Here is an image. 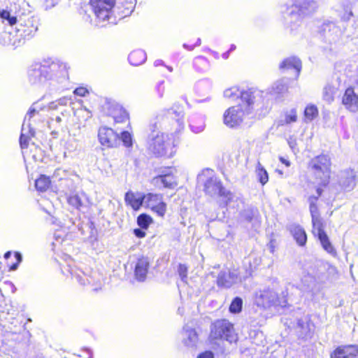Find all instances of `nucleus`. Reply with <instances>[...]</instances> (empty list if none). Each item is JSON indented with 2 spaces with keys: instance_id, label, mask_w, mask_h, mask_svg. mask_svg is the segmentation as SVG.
Listing matches in <instances>:
<instances>
[{
  "instance_id": "1",
  "label": "nucleus",
  "mask_w": 358,
  "mask_h": 358,
  "mask_svg": "<svg viewBox=\"0 0 358 358\" xmlns=\"http://www.w3.org/2000/svg\"><path fill=\"white\" fill-rule=\"evenodd\" d=\"M162 110L157 115V122L150 125L151 133L148 141V148L156 157H172L175 153V143L169 134L159 131V128L167 129L166 123L171 122L176 131L184 128L183 112L175 108Z\"/></svg>"
},
{
  "instance_id": "2",
  "label": "nucleus",
  "mask_w": 358,
  "mask_h": 358,
  "mask_svg": "<svg viewBox=\"0 0 358 358\" xmlns=\"http://www.w3.org/2000/svg\"><path fill=\"white\" fill-rule=\"evenodd\" d=\"M66 63L51 59L31 64L27 70L29 83L38 88H48L68 77Z\"/></svg>"
},
{
  "instance_id": "3",
  "label": "nucleus",
  "mask_w": 358,
  "mask_h": 358,
  "mask_svg": "<svg viewBox=\"0 0 358 358\" xmlns=\"http://www.w3.org/2000/svg\"><path fill=\"white\" fill-rule=\"evenodd\" d=\"M262 92L258 90L248 89L241 94V103L229 107L223 114V123L229 128H238L243 122L246 116L250 115L256 101L257 96Z\"/></svg>"
},
{
  "instance_id": "4",
  "label": "nucleus",
  "mask_w": 358,
  "mask_h": 358,
  "mask_svg": "<svg viewBox=\"0 0 358 358\" xmlns=\"http://www.w3.org/2000/svg\"><path fill=\"white\" fill-rule=\"evenodd\" d=\"M38 29V24L34 16L22 13L15 26V34L5 32L1 36L4 45L17 47L27 38L31 37Z\"/></svg>"
},
{
  "instance_id": "5",
  "label": "nucleus",
  "mask_w": 358,
  "mask_h": 358,
  "mask_svg": "<svg viewBox=\"0 0 358 358\" xmlns=\"http://www.w3.org/2000/svg\"><path fill=\"white\" fill-rule=\"evenodd\" d=\"M254 303L264 310L271 307H284L287 304V294L283 291L279 294L275 287H264L255 292Z\"/></svg>"
},
{
  "instance_id": "6",
  "label": "nucleus",
  "mask_w": 358,
  "mask_h": 358,
  "mask_svg": "<svg viewBox=\"0 0 358 358\" xmlns=\"http://www.w3.org/2000/svg\"><path fill=\"white\" fill-rule=\"evenodd\" d=\"M331 159L327 155H320L313 158L309 162L308 167L313 172L317 184L326 187L331 176Z\"/></svg>"
},
{
  "instance_id": "7",
  "label": "nucleus",
  "mask_w": 358,
  "mask_h": 358,
  "mask_svg": "<svg viewBox=\"0 0 358 358\" xmlns=\"http://www.w3.org/2000/svg\"><path fill=\"white\" fill-rule=\"evenodd\" d=\"M210 338L211 340H225L230 343L237 340L233 324L227 320H217L210 326Z\"/></svg>"
},
{
  "instance_id": "8",
  "label": "nucleus",
  "mask_w": 358,
  "mask_h": 358,
  "mask_svg": "<svg viewBox=\"0 0 358 358\" xmlns=\"http://www.w3.org/2000/svg\"><path fill=\"white\" fill-rule=\"evenodd\" d=\"M198 180L203 184V191L210 196H220L224 189L222 182L216 177L212 170H205L198 176Z\"/></svg>"
},
{
  "instance_id": "9",
  "label": "nucleus",
  "mask_w": 358,
  "mask_h": 358,
  "mask_svg": "<svg viewBox=\"0 0 358 358\" xmlns=\"http://www.w3.org/2000/svg\"><path fill=\"white\" fill-rule=\"evenodd\" d=\"M90 5L96 16V25L105 26V22L108 21L111 17L115 0H90Z\"/></svg>"
},
{
  "instance_id": "10",
  "label": "nucleus",
  "mask_w": 358,
  "mask_h": 358,
  "mask_svg": "<svg viewBox=\"0 0 358 358\" xmlns=\"http://www.w3.org/2000/svg\"><path fill=\"white\" fill-rule=\"evenodd\" d=\"M41 110H42V108L38 106V103H35L30 107L24 117L20 137V144L22 149L27 148L29 138L34 135V130L30 127L29 122L31 117L38 114Z\"/></svg>"
},
{
  "instance_id": "11",
  "label": "nucleus",
  "mask_w": 358,
  "mask_h": 358,
  "mask_svg": "<svg viewBox=\"0 0 358 358\" xmlns=\"http://www.w3.org/2000/svg\"><path fill=\"white\" fill-rule=\"evenodd\" d=\"M317 7V2L315 0H296L289 8V15L291 20H299L301 15L314 12Z\"/></svg>"
},
{
  "instance_id": "12",
  "label": "nucleus",
  "mask_w": 358,
  "mask_h": 358,
  "mask_svg": "<svg viewBox=\"0 0 358 358\" xmlns=\"http://www.w3.org/2000/svg\"><path fill=\"white\" fill-rule=\"evenodd\" d=\"M296 329L299 338L304 339L310 338L314 334L315 324L309 316H305L298 320Z\"/></svg>"
},
{
  "instance_id": "13",
  "label": "nucleus",
  "mask_w": 358,
  "mask_h": 358,
  "mask_svg": "<svg viewBox=\"0 0 358 358\" xmlns=\"http://www.w3.org/2000/svg\"><path fill=\"white\" fill-rule=\"evenodd\" d=\"M98 138L102 145L113 148L117 144L118 135L111 128L103 127L99 129Z\"/></svg>"
},
{
  "instance_id": "14",
  "label": "nucleus",
  "mask_w": 358,
  "mask_h": 358,
  "mask_svg": "<svg viewBox=\"0 0 358 358\" xmlns=\"http://www.w3.org/2000/svg\"><path fill=\"white\" fill-rule=\"evenodd\" d=\"M358 355V345H348L336 348L330 355V358H350Z\"/></svg>"
},
{
  "instance_id": "15",
  "label": "nucleus",
  "mask_w": 358,
  "mask_h": 358,
  "mask_svg": "<svg viewBox=\"0 0 358 358\" xmlns=\"http://www.w3.org/2000/svg\"><path fill=\"white\" fill-rule=\"evenodd\" d=\"M21 14V12L17 11L11 7H6V8L0 9V20L4 24L11 27L16 26Z\"/></svg>"
},
{
  "instance_id": "16",
  "label": "nucleus",
  "mask_w": 358,
  "mask_h": 358,
  "mask_svg": "<svg viewBox=\"0 0 358 358\" xmlns=\"http://www.w3.org/2000/svg\"><path fill=\"white\" fill-rule=\"evenodd\" d=\"M342 103L345 108L351 112L355 113L358 110V96L352 87L345 90Z\"/></svg>"
},
{
  "instance_id": "17",
  "label": "nucleus",
  "mask_w": 358,
  "mask_h": 358,
  "mask_svg": "<svg viewBox=\"0 0 358 358\" xmlns=\"http://www.w3.org/2000/svg\"><path fill=\"white\" fill-rule=\"evenodd\" d=\"M182 343L188 348H196L199 343V336L196 330L185 326L182 331Z\"/></svg>"
},
{
  "instance_id": "18",
  "label": "nucleus",
  "mask_w": 358,
  "mask_h": 358,
  "mask_svg": "<svg viewBox=\"0 0 358 358\" xmlns=\"http://www.w3.org/2000/svg\"><path fill=\"white\" fill-rule=\"evenodd\" d=\"M238 279L236 271H221L217 279V283L219 287H230Z\"/></svg>"
},
{
  "instance_id": "19",
  "label": "nucleus",
  "mask_w": 358,
  "mask_h": 358,
  "mask_svg": "<svg viewBox=\"0 0 358 358\" xmlns=\"http://www.w3.org/2000/svg\"><path fill=\"white\" fill-rule=\"evenodd\" d=\"M152 182L158 187H163L173 189L177 185L176 178L172 173L158 175L152 179Z\"/></svg>"
},
{
  "instance_id": "20",
  "label": "nucleus",
  "mask_w": 358,
  "mask_h": 358,
  "mask_svg": "<svg viewBox=\"0 0 358 358\" xmlns=\"http://www.w3.org/2000/svg\"><path fill=\"white\" fill-rule=\"evenodd\" d=\"M150 262L148 257H142L138 259L135 265L134 274L138 281H144L146 278Z\"/></svg>"
},
{
  "instance_id": "21",
  "label": "nucleus",
  "mask_w": 358,
  "mask_h": 358,
  "mask_svg": "<svg viewBox=\"0 0 358 358\" xmlns=\"http://www.w3.org/2000/svg\"><path fill=\"white\" fill-rule=\"evenodd\" d=\"M69 272L71 273L72 277L75 278L80 285H85L87 284L94 283V279L96 274V273H93L91 275H87L85 273L77 267H71V266H69Z\"/></svg>"
},
{
  "instance_id": "22",
  "label": "nucleus",
  "mask_w": 358,
  "mask_h": 358,
  "mask_svg": "<svg viewBox=\"0 0 358 358\" xmlns=\"http://www.w3.org/2000/svg\"><path fill=\"white\" fill-rule=\"evenodd\" d=\"M339 184L345 191H351L355 187V173L352 170L341 173Z\"/></svg>"
},
{
  "instance_id": "23",
  "label": "nucleus",
  "mask_w": 358,
  "mask_h": 358,
  "mask_svg": "<svg viewBox=\"0 0 358 358\" xmlns=\"http://www.w3.org/2000/svg\"><path fill=\"white\" fill-rule=\"evenodd\" d=\"M289 231L299 246H304L307 241L305 230L299 225L292 224L288 227Z\"/></svg>"
},
{
  "instance_id": "24",
  "label": "nucleus",
  "mask_w": 358,
  "mask_h": 358,
  "mask_svg": "<svg viewBox=\"0 0 358 358\" xmlns=\"http://www.w3.org/2000/svg\"><path fill=\"white\" fill-rule=\"evenodd\" d=\"M221 198L220 206L222 207L229 206L230 208H236L238 206V198L229 191L224 189L220 194Z\"/></svg>"
},
{
  "instance_id": "25",
  "label": "nucleus",
  "mask_w": 358,
  "mask_h": 358,
  "mask_svg": "<svg viewBox=\"0 0 358 358\" xmlns=\"http://www.w3.org/2000/svg\"><path fill=\"white\" fill-rule=\"evenodd\" d=\"M280 69L281 70L294 69L295 71L296 77H298L301 69V62L300 59L296 57H287L281 62Z\"/></svg>"
},
{
  "instance_id": "26",
  "label": "nucleus",
  "mask_w": 358,
  "mask_h": 358,
  "mask_svg": "<svg viewBox=\"0 0 358 358\" xmlns=\"http://www.w3.org/2000/svg\"><path fill=\"white\" fill-rule=\"evenodd\" d=\"M125 202L131 206V207L136 210H138L144 203V195L139 193H134L128 192L125 194Z\"/></svg>"
},
{
  "instance_id": "27",
  "label": "nucleus",
  "mask_w": 358,
  "mask_h": 358,
  "mask_svg": "<svg viewBox=\"0 0 358 358\" xmlns=\"http://www.w3.org/2000/svg\"><path fill=\"white\" fill-rule=\"evenodd\" d=\"M297 120V114L296 109H291L289 111H286L282 114L278 120L277 121L278 127H283L285 125L289 124L295 122Z\"/></svg>"
},
{
  "instance_id": "28",
  "label": "nucleus",
  "mask_w": 358,
  "mask_h": 358,
  "mask_svg": "<svg viewBox=\"0 0 358 358\" xmlns=\"http://www.w3.org/2000/svg\"><path fill=\"white\" fill-rule=\"evenodd\" d=\"M189 127L192 131L195 134L202 132L206 127L204 117L197 115L192 116L189 120Z\"/></svg>"
},
{
  "instance_id": "29",
  "label": "nucleus",
  "mask_w": 358,
  "mask_h": 358,
  "mask_svg": "<svg viewBox=\"0 0 358 358\" xmlns=\"http://www.w3.org/2000/svg\"><path fill=\"white\" fill-rule=\"evenodd\" d=\"M288 89L287 83L285 80H280L273 83L269 90V93L279 98L281 95L285 94Z\"/></svg>"
},
{
  "instance_id": "30",
  "label": "nucleus",
  "mask_w": 358,
  "mask_h": 358,
  "mask_svg": "<svg viewBox=\"0 0 358 358\" xmlns=\"http://www.w3.org/2000/svg\"><path fill=\"white\" fill-rule=\"evenodd\" d=\"M146 58V53L143 50H134L128 57L129 63L133 66H138L143 64Z\"/></svg>"
},
{
  "instance_id": "31",
  "label": "nucleus",
  "mask_w": 358,
  "mask_h": 358,
  "mask_svg": "<svg viewBox=\"0 0 358 358\" xmlns=\"http://www.w3.org/2000/svg\"><path fill=\"white\" fill-rule=\"evenodd\" d=\"M87 200L86 194L80 192L69 196L68 203L76 208L79 209L85 205Z\"/></svg>"
},
{
  "instance_id": "32",
  "label": "nucleus",
  "mask_w": 358,
  "mask_h": 358,
  "mask_svg": "<svg viewBox=\"0 0 358 358\" xmlns=\"http://www.w3.org/2000/svg\"><path fill=\"white\" fill-rule=\"evenodd\" d=\"M122 107L116 101L110 99H106L102 105L103 112L108 116H113L116 113L120 111Z\"/></svg>"
},
{
  "instance_id": "33",
  "label": "nucleus",
  "mask_w": 358,
  "mask_h": 358,
  "mask_svg": "<svg viewBox=\"0 0 358 358\" xmlns=\"http://www.w3.org/2000/svg\"><path fill=\"white\" fill-rule=\"evenodd\" d=\"M317 196H311L309 197L308 201L310 203V212L311 214L312 218L320 217V214L318 212L317 206L316 205V202L317 201L318 197L322 194V189L320 187H317L316 189Z\"/></svg>"
},
{
  "instance_id": "34",
  "label": "nucleus",
  "mask_w": 358,
  "mask_h": 358,
  "mask_svg": "<svg viewBox=\"0 0 358 358\" xmlns=\"http://www.w3.org/2000/svg\"><path fill=\"white\" fill-rule=\"evenodd\" d=\"M318 237V239L320 241V243L323 248V249L327 251L329 254L331 255L332 256L335 257L337 255L336 250H335L334 247L331 243L328 236L327 234H323Z\"/></svg>"
},
{
  "instance_id": "35",
  "label": "nucleus",
  "mask_w": 358,
  "mask_h": 358,
  "mask_svg": "<svg viewBox=\"0 0 358 358\" xmlns=\"http://www.w3.org/2000/svg\"><path fill=\"white\" fill-rule=\"evenodd\" d=\"M162 195L160 194L149 193L144 195V203L150 208L162 201Z\"/></svg>"
},
{
  "instance_id": "36",
  "label": "nucleus",
  "mask_w": 358,
  "mask_h": 358,
  "mask_svg": "<svg viewBox=\"0 0 358 358\" xmlns=\"http://www.w3.org/2000/svg\"><path fill=\"white\" fill-rule=\"evenodd\" d=\"M256 176L259 182L264 185L268 180V175L264 166L258 162L255 170Z\"/></svg>"
},
{
  "instance_id": "37",
  "label": "nucleus",
  "mask_w": 358,
  "mask_h": 358,
  "mask_svg": "<svg viewBox=\"0 0 358 358\" xmlns=\"http://www.w3.org/2000/svg\"><path fill=\"white\" fill-rule=\"evenodd\" d=\"M50 185V180L48 177L41 175L35 181V187L38 191L45 192L46 191Z\"/></svg>"
},
{
  "instance_id": "38",
  "label": "nucleus",
  "mask_w": 358,
  "mask_h": 358,
  "mask_svg": "<svg viewBox=\"0 0 358 358\" xmlns=\"http://www.w3.org/2000/svg\"><path fill=\"white\" fill-rule=\"evenodd\" d=\"M336 92V88L331 85H327L322 92L323 99L327 103H331L334 99V95Z\"/></svg>"
},
{
  "instance_id": "39",
  "label": "nucleus",
  "mask_w": 358,
  "mask_h": 358,
  "mask_svg": "<svg viewBox=\"0 0 358 358\" xmlns=\"http://www.w3.org/2000/svg\"><path fill=\"white\" fill-rule=\"evenodd\" d=\"M313 233L315 236H319L326 232L323 229V224L320 217L312 218Z\"/></svg>"
},
{
  "instance_id": "40",
  "label": "nucleus",
  "mask_w": 358,
  "mask_h": 358,
  "mask_svg": "<svg viewBox=\"0 0 358 358\" xmlns=\"http://www.w3.org/2000/svg\"><path fill=\"white\" fill-rule=\"evenodd\" d=\"M318 114L317 108L313 105L308 106L304 110L306 120H313Z\"/></svg>"
},
{
  "instance_id": "41",
  "label": "nucleus",
  "mask_w": 358,
  "mask_h": 358,
  "mask_svg": "<svg viewBox=\"0 0 358 358\" xmlns=\"http://www.w3.org/2000/svg\"><path fill=\"white\" fill-rule=\"evenodd\" d=\"M113 120L116 123H122L125 122L129 119V115L127 112L123 108H120V111L115 113L113 116H112Z\"/></svg>"
},
{
  "instance_id": "42",
  "label": "nucleus",
  "mask_w": 358,
  "mask_h": 358,
  "mask_svg": "<svg viewBox=\"0 0 358 358\" xmlns=\"http://www.w3.org/2000/svg\"><path fill=\"white\" fill-rule=\"evenodd\" d=\"M243 92V91L240 92L237 87H232L224 90V96L231 99H234L238 97L241 98V94Z\"/></svg>"
},
{
  "instance_id": "43",
  "label": "nucleus",
  "mask_w": 358,
  "mask_h": 358,
  "mask_svg": "<svg viewBox=\"0 0 358 358\" xmlns=\"http://www.w3.org/2000/svg\"><path fill=\"white\" fill-rule=\"evenodd\" d=\"M71 101L70 98L66 96H64L62 98L59 99L55 101H52L49 103L48 108L51 110H56L58 108V106H67L69 103H71Z\"/></svg>"
},
{
  "instance_id": "44",
  "label": "nucleus",
  "mask_w": 358,
  "mask_h": 358,
  "mask_svg": "<svg viewBox=\"0 0 358 358\" xmlns=\"http://www.w3.org/2000/svg\"><path fill=\"white\" fill-rule=\"evenodd\" d=\"M152 222V218L146 214H141L137 218L138 225L142 229H146Z\"/></svg>"
},
{
  "instance_id": "45",
  "label": "nucleus",
  "mask_w": 358,
  "mask_h": 358,
  "mask_svg": "<svg viewBox=\"0 0 358 358\" xmlns=\"http://www.w3.org/2000/svg\"><path fill=\"white\" fill-rule=\"evenodd\" d=\"M243 301L240 297H236L229 306V311L232 313H240L242 310Z\"/></svg>"
},
{
  "instance_id": "46",
  "label": "nucleus",
  "mask_w": 358,
  "mask_h": 358,
  "mask_svg": "<svg viewBox=\"0 0 358 358\" xmlns=\"http://www.w3.org/2000/svg\"><path fill=\"white\" fill-rule=\"evenodd\" d=\"M66 238V233L63 229H58L54 234L55 242L52 243L53 245L62 244Z\"/></svg>"
},
{
  "instance_id": "47",
  "label": "nucleus",
  "mask_w": 358,
  "mask_h": 358,
  "mask_svg": "<svg viewBox=\"0 0 358 358\" xmlns=\"http://www.w3.org/2000/svg\"><path fill=\"white\" fill-rule=\"evenodd\" d=\"M69 172L62 168H57L52 174V178L55 180L66 179L69 176Z\"/></svg>"
},
{
  "instance_id": "48",
  "label": "nucleus",
  "mask_w": 358,
  "mask_h": 358,
  "mask_svg": "<svg viewBox=\"0 0 358 358\" xmlns=\"http://www.w3.org/2000/svg\"><path fill=\"white\" fill-rule=\"evenodd\" d=\"M155 92L159 98H162L166 91V83L164 80H159L155 85Z\"/></svg>"
},
{
  "instance_id": "49",
  "label": "nucleus",
  "mask_w": 358,
  "mask_h": 358,
  "mask_svg": "<svg viewBox=\"0 0 358 358\" xmlns=\"http://www.w3.org/2000/svg\"><path fill=\"white\" fill-rule=\"evenodd\" d=\"M159 216L163 217L166 211V204L163 201H160L158 204L155 205L151 208Z\"/></svg>"
},
{
  "instance_id": "50",
  "label": "nucleus",
  "mask_w": 358,
  "mask_h": 358,
  "mask_svg": "<svg viewBox=\"0 0 358 358\" xmlns=\"http://www.w3.org/2000/svg\"><path fill=\"white\" fill-rule=\"evenodd\" d=\"M120 138L124 146L129 148L132 146V136L128 131H122Z\"/></svg>"
},
{
  "instance_id": "51",
  "label": "nucleus",
  "mask_w": 358,
  "mask_h": 358,
  "mask_svg": "<svg viewBox=\"0 0 358 358\" xmlns=\"http://www.w3.org/2000/svg\"><path fill=\"white\" fill-rule=\"evenodd\" d=\"M178 274L181 278V280L186 282V279L187 277V268L185 265L184 264H179L178 268Z\"/></svg>"
},
{
  "instance_id": "52",
  "label": "nucleus",
  "mask_w": 358,
  "mask_h": 358,
  "mask_svg": "<svg viewBox=\"0 0 358 358\" xmlns=\"http://www.w3.org/2000/svg\"><path fill=\"white\" fill-rule=\"evenodd\" d=\"M134 8V2L131 1L127 3V6L122 10V16L125 17L130 15Z\"/></svg>"
},
{
  "instance_id": "53",
  "label": "nucleus",
  "mask_w": 358,
  "mask_h": 358,
  "mask_svg": "<svg viewBox=\"0 0 358 358\" xmlns=\"http://www.w3.org/2000/svg\"><path fill=\"white\" fill-rule=\"evenodd\" d=\"M15 257L17 260V262L10 266V270L11 271H15L17 268L19 264L22 260V256L19 252H15Z\"/></svg>"
},
{
  "instance_id": "54",
  "label": "nucleus",
  "mask_w": 358,
  "mask_h": 358,
  "mask_svg": "<svg viewBox=\"0 0 358 358\" xmlns=\"http://www.w3.org/2000/svg\"><path fill=\"white\" fill-rule=\"evenodd\" d=\"M73 93L77 96H85L88 93V90L85 87H77Z\"/></svg>"
},
{
  "instance_id": "55",
  "label": "nucleus",
  "mask_w": 358,
  "mask_h": 358,
  "mask_svg": "<svg viewBox=\"0 0 358 358\" xmlns=\"http://www.w3.org/2000/svg\"><path fill=\"white\" fill-rule=\"evenodd\" d=\"M57 4L56 0H45L43 6L45 9H50Z\"/></svg>"
},
{
  "instance_id": "56",
  "label": "nucleus",
  "mask_w": 358,
  "mask_h": 358,
  "mask_svg": "<svg viewBox=\"0 0 358 358\" xmlns=\"http://www.w3.org/2000/svg\"><path fill=\"white\" fill-rule=\"evenodd\" d=\"M287 143L292 150H294L296 146V140L294 137L290 136L287 139Z\"/></svg>"
},
{
  "instance_id": "57",
  "label": "nucleus",
  "mask_w": 358,
  "mask_h": 358,
  "mask_svg": "<svg viewBox=\"0 0 358 358\" xmlns=\"http://www.w3.org/2000/svg\"><path fill=\"white\" fill-rule=\"evenodd\" d=\"M197 358H214V354L211 351H206L201 353Z\"/></svg>"
},
{
  "instance_id": "58",
  "label": "nucleus",
  "mask_w": 358,
  "mask_h": 358,
  "mask_svg": "<svg viewBox=\"0 0 358 358\" xmlns=\"http://www.w3.org/2000/svg\"><path fill=\"white\" fill-rule=\"evenodd\" d=\"M77 113L78 114H83V115H85L86 120H87L90 117H91V116H92L90 111L88 110L86 108H80V110H77Z\"/></svg>"
},
{
  "instance_id": "59",
  "label": "nucleus",
  "mask_w": 358,
  "mask_h": 358,
  "mask_svg": "<svg viewBox=\"0 0 358 358\" xmlns=\"http://www.w3.org/2000/svg\"><path fill=\"white\" fill-rule=\"evenodd\" d=\"M134 234L138 238H143L145 236V232L141 229H135Z\"/></svg>"
},
{
  "instance_id": "60",
  "label": "nucleus",
  "mask_w": 358,
  "mask_h": 358,
  "mask_svg": "<svg viewBox=\"0 0 358 358\" xmlns=\"http://www.w3.org/2000/svg\"><path fill=\"white\" fill-rule=\"evenodd\" d=\"M173 171L174 169H172V168H166V169H162L160 171H159V175H163V174H166V173H172L173 174Z\"/></svg>"
},
{
  "instance_id": "61",
  "label": "nucleus",
  "mask_w": 358,
  "mask_h": 358,
  "mask_svg": "<svg viewBox=\"0 0 358 358\" xmlns=\"http://www.w3.org/2000/svg\"><path fill=\"white\" fill-rule=\"evenodd\" d=\"M67 149L69 150V151H73L76 149V145L74 146L71 143H69L67 144Z\"/></svg>"
},
{
  "instance_id": "62",
  "label": "nucleus",
  "mask_w": 358,
  "mask_h": 358,
  "mask_svg": "<svg viewBox=\"0 0 358 358\" xmlns=\"http://www.w3.org/2000/svg\"><path fill=\"white\" fill-rule=\"evenodd\" d=\"M280 162H281L282 163H283L284 164H285V165H286V166H290V162H289L288 160H287V159H284L283 157H280Z\"/></svg>"
},
{
  "instance_id": "63",
  "label": "nucleus",
  "mask_w": 358,
  "mask_h": 358,
  "mask_svg": "<svg viewBox=\"0 0 358 358\" xmlns=\"http://www.w3.org/2000/svg\"><path fill=\"white\" fill-rule=\"evenodd\" d=\"M164 64V62L162 60H160V59H157L155 62L154 63V65L155 66H161V65H163Z\"/></svg>"
},
{
  "instance_id": "64",
  "label": "nucleus",
  "mask_w": 358,
  "mask_h": 358,
  "mask_svg": "<svg viewBox=\"0 0 358 358\" xmlns=\"http://www.w3.org/2000/svg\"><path fill=\"white\" fill-rule=\"evenodd\" d=\"M183 47L188 50H192L194 48V45H189L187 44H183Z\"/></svg>"
}]
</instances>
